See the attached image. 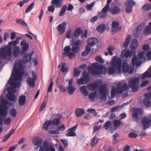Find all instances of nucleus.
Wrapping results in <instances>:
<instances>
[{
    "instance_id": "31",
    "label": "nucleus",
    "mask_w": 151,
    "mask_h": 151,
    "mask_svg": "<svg viewBox=\"0 0 151 151\" xmlns=\"http://www.w3.org/2000/svg\"><path fill=\"white\" fill-rule=\"evenodd\" d=\"M31 55L30 53H27L22 58L23 63H26L29 62L31 60Z\"/></svg>"
},
{
    "instance_id": "34",
    "label": "nucleus",
    "mask_w": 151,
    "mask_h": 151,
    "mask_svg": "<svg viewBox=\"0 0 151 151\" xmlns=\"http://www.w3.org/2000/svg\"><path fill=\"white\" fill-rule=\"evenodd\" d=\"M26 100L25 96L24 95L20 96L19 99V104L20 106H23L25 104Z\"/></svg>"
},
{
    "instance_id": "20",
    "label": "nucleus",
    "mask_w": 151,
    "mask_h": 151,
    "mask_svg": "<svg viewBox=\"0 0 151 151\" xmlns=\"http://www.w3.org/2000/svg\"><path fill=\"white\" fill-rule=\"evenodd\" d=\"M15 80L17 81L15 78H12L11 79H9L8 81V83L12 87L15 88L19 87L20 86L21 84L19 82H16Z\"/></svg>"
},
{
    "instance_id": "12",
    "label": "nucleus",
    "mask_w": 151,
    "mask_h": 151,
    "mask_svg": "<svg viewBox=\"0 0 151 151\" xmlns=\"http://www.w3.org/2000/svg\"><path fill=\"white\" fill-rule=\"evenodd\" d=\"M19 67H17L16 65H14L13 70V73L12 74V76L17 81H21L22 79V76L21 75L20 69Z\"/></svg>"
},
{
    "instance_id": "10",
    "label": "nucleus",
    "mask_w": 151,
    "mask_h": 151,
    "mask_svg": "<svg viewBox=\"0 0 151 151\" xmlns=\"http://www.w3.org/2000/svg\"><path fill=\"white\" fill-rule=\"evenodd\" d=\"M82 76L76 81L78 85H83L87 83L89 81V75L86 71L82 73Z\"/></svg>"
},
{
    "instance_id": "45",
    "label": "nucleus",
    "mask_w": 151,
    "mask_h": 151,
    "mask_svg": "<svg viewBox=\"0 0 151 151\" xmlns=\"http://www.w3.org/2000/svg\"><path fill=\"white\" fill-rule=\"evenodd\" d=\"M67 6L66 5H64L61 8L60 12L59 13V15L60 16H62L65 12Z\"/></svg>"
},
{
    "instance_id": "8",
    "label": "nucleus",
    "mask_w": 151,
    "mask_h": 151,
    "mask_svg": "<svg viewBox=\"0 0 151 151\" xmlns=\"http://www.w3.org/2000/svg\"><path fill=\"white\" fill-rule=\"evenodd\" d=\"M1 103L3 105L0 108V114L3 117H5L7 114L8 107L7 105L8 102L6 100L4 99L1 100Z\"/></svg>"
},
{
    "instance_id": "52",
    "label": "nucleus",
    "mask_w": 151,
    "mask_h": 151,
    "mask_svg": "<svg viewBox=\"0 0 151 151\" xmlns=\"http://www.w3.org/2000/svg\"><path fill=\"white\" fill-rule=\"evenodd\" d=\"M66 63H61L60 70L62 72H64L68 70L67 68L65 67Z\"/></svg>"
},
{
    "instance_id": "32",
    "label": "nucleus",
    "mask_w": 151,
    "mask_h": 151,
    "mask_svg": "<svg viewBox=\"0 0 151 151\" xmlns=\"http://www.w3.org/2000/svg\"><path fill=\"white\" fill-rule=\"evenodd\" d=\"M20 52V49L19 47L14 46L13 49V54L14 57H18Z\"/></svg>"
},
{
    "instance_id": "64",
    "label": "nucleus",
    "mask_w": 151,
    "mask_h": 151,
    "mask_svg": "<svg viewBox=\"0 0 151 151\" xmlns=\"http://www.w3.org/2000/svg\"><path fill=\"white\" fill-rule=\"evenodd\" d=\"M96 61L101 63H103L104 62V60L101 57L97 56L96 57Z\"/></svg>"
},
{
    "instance_id": "27",
    "label": "nucleus",
    "mask_w": 151,
    "mask_h": 151,
    "mask_svg": "<svg viewBox=\"0 0 151 151\" xmlns=\"http://www.w3.org/2000/svg\"><path fill=\"white\" fill-rule=\"evenodd\" d=\"M36 80L31 77H28L27 78L26 82L27 84L30 87H35V81Z\"/></svg>"
},
{
    "instance_id": "30",
    "label": "nucleus",
    "mask_w": 151,
    "mask_h": 151,
    "mask_svg": "<svg viewBox=\"0 0 151 151\" xmlns=\"http://www.w3.org/2000/svg\"><path fill=\"white\" fill-rule=\"evenodd\" d=\"M7 99L9 101L13 102L16 101V96L15 95L11 92H9L6 95Z\"/></svg>"
},
{
    "instance_id": "3",
    "label": "nucleus",
    "mask_w": 151,
    "mask_h": 151,
    "mask_svg": "<svg viewBox=\"0 0 151 151\" xmlns=\"http://www.w3.org/2000/svg\"><path fill=\"white\" fill-rule=\"evenodd\" d=\"M128 87L125 83L122 84L120 83L117 84L116 89L114 87L111 91V97L113 98L116 94V92L119 94H122L124 91L128 90Z\"/></svg>"
},
{
    "instance_id": "49",
    "label": "nucleus",
    "mask_w": 151,
    "mask_h": 151,
    "mask_svg": "<svg viewBox=\"0 0 151 151\" xmlns=\"http://www.w3.org/2000/svg\"><path fill=\"white\" fill-rule=\"evenodd\" d=\"M115 68L113 67H109L108 68L107 72L108 73L110 74H113L115 73Z\"/></svg>"
},
{
    "instance_id": "46",
    "label": "nucleus",
    "mask_w": 151,
    "mask_h": 151,
    "mask_svg": "<svg viewBox=\"0 0 151 151\" xmlns=\"http://www.w3.org/2000/svg\"><path fill=\"white\" fill-rule=\"evenodd\" d=\"M97 94V93L96 91H94L93 93H90L89 95V99H90L92 101H93Z\"/></svg>"
},
{
    "instance_id": "60",
    "label": "nucleus",
    "mask_w": 151,
    "mask_h": 151,
    "mask_svg": "<svg viewBox=\"0 0 151 151\" xmlns=\"http://www.w3.org/2000/svg\"><path fill=\"white\" fill-rule=\"evenodd\" d=\"M81 38L86 37H87V31L86 29L81 30Z\"/></svg>"
},
{
    "instance_id": "42",
    "label": "nucleus",
    "mask_w": 151,
    "mask_h": 151,
    "mask_svg": "<svg viewBox=\"0 0 151 151\" xmlns=\"http://www.w3.org/2000/svg\"><path fill=\"white\" fill-rule=\"evenodd\" d=\"M142 9L143 11L151 10V4H145L142 7Z\"/></svg>"
},
{
    "instance_id": "55",
    "label": "nucleus",
    "mask_w": 151,
    "mask_h": 151,
    "mask_svg": "<svg viewBox=\"0 0 151 151\" xmlns=\"http://www.w3.org/2000/svg\"><path fill=\"white\" fill-rule=\"evenodd\" d=\"M60 122V119L58 118H56L53 119L52 121V123L55 126H57L59 124Z\"/></svg>"
},
{
    "instance_id": "19",
    "label": "nucleus",
    "mask_w": 151,
    "mask_h": 151,
    "mask_svg": "<svg viewBox=\"0 0 151 151\" xmlns=\"http://www.w3.org/2000/svg\"><path fill=\"white\" fill-rule=\"evenodd\" d=\"M145 98L143 99V103L145 106L146 107H149L151 106L150 102V98L151 95L147 94L145 95Z\"/></svg>"
},
{
    "instance_id": "36",
    "label": "nucleus",
    "mask_w": 151,
    "mask_h": 151,
    "mask_svg": "<svg viewBox=\"0 0 151 151\" xmlns=\"http://www.w3.org/2000/svg\"><path fill=\"white\" fill-rule=\"evenodd\" d=\"M144 33L146 35L151 34V22L149 23V25L145 28Z\"/></svg>"
},
{
    "instance_id": "44",
    "label": "nucleus",
    "mask_w": 151,
    "mask_h": 151,
    "mask_svg": "<svg viewBox=\"0 0 151 151\" xmlns=\"http://www.w3.org/2000/svg\"><path fill=\"white\" fill-rule=\"evenodd\" d=\"M52 124L51 120H47L46 121L43 125V127L45 129H47L49 126Z\"/></svg>"
},
{
    "instance_id": "5",
    "label": "nucleus",
    "mask_w": 151,
    "mask_h": 151,
    "mask_svg": "<svg viewBox=\"0 0 151 151\" xmlns=\"http://www.w3.org/2000/svg\"><path fill=\"white\" fill-rule=\"evenodd\" d=\"M12 55V48L9 45H6L0 49V56L4 59Z\"/></svg>"
},
{
    "instance_id": "1",
    "label": "nucleus",
    "mask_w": 151,
    "mask_h": 151,
    "mask_svg": "<svg viewBox=\"0 0 151 151\" xmlns=\"http://www.w3.org/2000/svg\"><path fill=\"white\" fill-rule=\"evenodd\" d=\"M42 139L39 137L34 138L32 139V142L37 146L35 149L37 151H55V149L54 146L51 145H49V142L47 140H44L42 145Z\"/></svg>"
},
{
    "instance_id": "43",
    "label": "nucleus",
    "mask_w": 151,
    "mask_h": 151,
    "mask_svg": "<svg viewBox=\"0 0 151 151\" xmlns=\"http://www.w3.org/2000/svg\"><path fill=\"white\" fill-rule=\"evenodd\" d=\"M99 140V139L96 137H94L91 140V142L90 144V145L91 147H93L96 145Z\"/></svg>"
},
{
    "instance_id": "7",
    "label": "nucleus",
    "mask_w": 151,
    "mask_h": 151,
    "mask_svg": "<svg viewBox=\"0 0 151 151\" xmlns=\"http://www.w3.org/2000/svg\"><path fill=\"white\" fill-rule=\"evenodd\" d=\"M139 79L138 78H131L129 82V86L132 88V92H136L138 89V84Z\"/></svg>"
},
{
    "instance_id": "11",
    "label": "nucleus",
    "mask_w": 151,
    "mask_h": 151,
    "mask_svg": "<svg viewBox=\"0 0 151 151\" xmlns=\"http://www.w3.org/2000/svg\"><path fill=\"white\" fill-rule=\"evenodd\" d=\"M122 68V72L124 73L128 72L129 74H131L134 72V68L129 65L126 61H123Z\"/></svg>"
},
{
    "instance_id": "9",
    "label": "nucleus",
    "mask_w": 151,
    "mask_h": 151,
    "mask_svg": "<svg viewBox=\"0 0 151 151\" xmlns=\"http://www.w3.org/2000/svg\"><path fill=\"white\" fill-rule=\"evenodd\" d=\"M107 86L105 84H103L99 87V93L101 96L100 97V100L105 101L106 100L107 98Z\"/></svg>"
},
{
    "instance_id": "2",
    "label": "nucleus",
    "mask_w": 151,
    "mask_h": 151,
    "mask_svg": "<svg viewBox=\"0 0 151 151\" xmlns=\"http://www.w3.org/2000/svg\"><path fill=\"white\" fill-rule=\"evenodd\" d=\"M131 38V35L129 34L128 35L127 37L125 39L124 43L123 45V46L122 47V49H123V47L124 48V49L122 51L121 55L122 57H125L126 58H127L131 55L132 52L134 53V51H132L131 52L129 50H127L125 53V52L127 50L128 46L130 42Z\"/></svg>"
},
{
    "instance_id": "61",
    "label": "nucleus",
    "mask_w": 151,
    "mask_h": 151,
    "mask_svg": "<svg viewBox=\"0 0 151 151\" xmlns=\"http://www.w3.org/2000/svg\"><path fill=\"white\" fill-rule=\"evenodd\" d=\"M79 47H75L74 46H73V47L71 48L72 51H73L76 53H77L79 52Z\"/></svg>"
},
{
    "instance_id": "63",
    "label": "nucleus",
    "mask_w": 151,
    "mask_h": 151,
    "mask_svg": "<svg viewBox=\"0 0 151 151\" xmlns=\"http://www.w3.org/2000/svg\"><path fill=\"white\" fill-rule=\"evenodd\" d=\"M110 8L109 6L106 5L102 9L101 12H102L107 13L109 11Z\"/></svg>"
},
{
    "instance_id": "41",
    "label": "nucleus",
    "mask_w": 151,
    "mask_h": 151,
    "mask_svg": "<svg viewBox=\"0 0 151 151\" xmlns=\"http://www.w3.org/2000/svg\"><path fill=\"white\" fill-rule=\"evenodd\" d=\"M81 29L80 27L77 28L76 29L73 33V35L75 37L79 36L81 34Z\"/></svg>"
},
{
    "instance_id": "56",
    "label": "nucleus",
    "mask_w": 151,
    "mask_h": 151,
    "mask_svg": "<svg viewBox=\"0 0 151 151\" xmlns=\"http://www.w3.org/2000/svg\"><path fill=\"white\" fill-rule=\"evenodd\" d=\"M81 71L77 69V68L75 67L74 69V75L75 77H78L80 74Z\"/></svg>"
},
{
    "instance_id": "17",
    "label": "nucleus",
    "mask_w": 151,
    "mask_h": 151,
    "mask_svg": "<svg viewBox=\"0 0 151 151\" xmlns=\"http://www.w3.org/2000/svg\"><path fill=\"white\" fill-rule=\"evenodd\" d=\"M66 24V22L64 21L62 23L59 24L57 26L56 28L60 34L62 35L65 32Z\"/></svg>"
},
{
    "instance_id": "23",
    "label": "nucleus",
    "mask_w": 151,
    "mask_h": 151,
    "mask_svg": "<svg viewBox=\"0 0 151 151\" xmlns=\"http://www.w3.org/2000/svg\"><path fill=\"white\" fill-rule=\"evenodd\" d=\"M93 66L94 68L97 69L101 72H102L103 74H106L107 71L106 68L103 66L102 65H97L95 64H94L93 65Z\"/></svg>"
},
{
    "instance_id": "57",
    "label": "nucleus",
    "mask_w": 151,
    "mask_h": 151,
    "mask_svg": "<svg viewBox=\"0 0 151 151\" xmlns=\"http://www.w3.org/2000/svg\"><path fill=\"white\" fill-rule=\"evenodd\" d=\"M11 119L10 117H8L5 118L4 119V124L6 125L9 124L11 122Z\"/></svg>"
},
{
    "instance_id": "26",
    "label": "nucleus",
    "mask_w": 151,
    "mask_h": 151,
    "mask_svg": "<svg viewBox=\"0 0 151 151\" xmlns=\"http://www.w3.org/2000/svg\"><path fill=\"white\" fill-rule=\"evenodd\" d=\"M119 23L118 22L116 21L113 22L112 23V27L113 28H115V29H113L112 31L113 32H115L120 30L121 28V27H119Z\"/></svg>"
},
{
    "instance_id": "14",
    "label": "nucleus",
    "mask_w": 151,
    "mask_h": 151,
    "mask_svg": "<svg viewBox=\"0 0 151 151\" xmlns=\"http://www.w3.org/2000/svg\"><path fill=\"white\" fill-rule=\"evenodd\" d=\"M149 118L150 119L145 117L142 119V123L144 130H145L151 125V115Z\"/></svg>"
},
{
    "instance_id": "39",
    "label": "nucleus",
    "mask_w": 151,
    "mask_h": 151,
    "mask_svg": "<svg viewBox=\"0 0 151 151\" xmlns=\"http://www.w3.org/2000/svg\"><path fill=\"white\" fill-rule=\"evenodd\" d=\"M80 90L82 94H84L85 96L88 95V91L86 90V87L85 86H83L80 88Z\"/></svg>"
},
{
    "instance_id": "25",
    "label": "nucleus",
    "mask_w": 151,
    "mask_h": 151,
    "mask_svg": "<svg viewBox=\"0 0 151 151\" xmlns=\"http://www.w3.org/2000/svg\"><path fill=\"white\" fill-rule=\"evenodd\" d=\"M147 78H151V69L150 67L140 77L141 79H145Z\"/></svg>"
},
{
    "instance_id": "40",
    "label": "nucleus",
    "mask_w": 151,
    "mask_h": 151,
    "mask_svg": "<svg viewBox=\"0 0 151 151\" xmlns=\"http://www.w3.org/2000/svg\"><path fill=\"white\" fill-rule=\"evenodd\" d=\"M9 113L10 116L11 117H15L17 114V111L15 108H12L9 111Z\"/></svg>"
},
{
    "instance_id": "21",
    "label": "nucleus",
    "mask_w": 151,
    "mask_h": 151,
    "mask_svg": "<svg viewBox=\"0 0 151 151\" xmlns=\"http://www.w3.org/2000/svg\"><path fill=\"white\" fill-rule=\"evenodd\" d=\"M138 45V42L137 40L136 39H132L131 41L130 48L132 51L134 52V54L135 55L136 53L135 50L137 47Z\"/></svg>"
},
{
    "instance_id": "6",
    "label": "nucleus",
    "mask_w": 151,
    "mask_h": 151,
    "mask_svg": "<svg viewBox=\"0 0 151 151\" xmlns=\"http://www.w3.org/2000/svg\"><path fill=\"white\" fill-rule=\"evenodd\" d=\"M122 63V60L120 58H117L116 56H114L110 63L111 66L116 68L119 71L118 73H121Z\"/></svg>"
},
{
    "instance_id": "62",
    "label": "nucleus",
    "mask_w": 151,
    "mask_h": 151,
    "mask_svg": "<svg viewBox=\"0 0 151 151\" xmlns=\"http://www.w3.org/2000/svg\"><path fill=\"white\" fill-rule=\"evenodd\" d=\"M14 65H16V66L19 67L21 69H23V66L22 65V61L21 60H19L17 61V63L15 64Z\"/></svg>"
},
{
    "instance_id": "29",
    "label": "nucleus",
    "mask_w": 151,
    "mask_h": 151,
    "mask_svg": "<svg viewBox=\"0 0 151 151\" xmlns=\"http://www.w3.org/2000/svg\"><path fill=\"white\" fill-rule=\"evenodd\" d=\"M120 10V9L119 7L116 6L114 7L112 9H110L109 12L111 14L114 15L119 13Z\"/></svg>"
},
{
    "instance_id": "16",
    "label": "nucleus",
    "mask_w": 151,
    "mask_h": 151,
    "mask_svg": "<svg viewBox=\"0 0 151 151\" xmlns=\"http://www.w3.org/2000/svg\"><path fill=\"white\" fill-rule=\"evenodd\" d=\"M71 49L70 46H65L63 50V55L65 56H68L69 58H72L73 57L76 56L75 54L72 52H70Z\"/></svg>"
},
{
    "instance_id": "4",
    "label": "nucleus",
    "mask_w": 151,
    "mask_h": 151,
    "mask_svg": "<svg viewBox=\"0 0 151 151\" xmlns=\"http://www.w3.org/2000/svg\"><path fill=\"white\" fill-rule=\"evenodd\" d=\"M97 41L98 40L96 38L92 37L88 39L87 40L88 45L85 47V50L81 53L82 56L87 55L91 51V47L95 45Z\"/></svg>"
},
{
    "instance_id": "47",
    "label": "nucleus",
    "mask_w": 151,
    "mask_h": 151,
    "mask_svg": "<svg viewBox=\"0 0 151 151\" xmlns=\"http://www.w3.org/2000/svg\"><path fill=\"white\" fill-rule=\"evenodd\" d=\"M88 72L93 75L95 76L96 70L93 67L91 66H88Z\"/></svg>"
},
{
    "instance_id": "18",
    "label": "nucleus",
    "mask_w": 151,
    "mask_h": 151,
    "mask_svg": "<svg viewBox=\"0 0 151 151\" xmlns=\"http://www.w3.org/2000/svg\"><path fill=\"white\" fill-rule=\"evenodd\" d=\"M78 124H76L72 127L70 128L67 131V133L65 135L67 137H74L76 136L75 131L77 127Z\"/></svg>"
},
{
    "instance_id": "51",
    "label": "nucleus",
    "mask_w": 151,
    "mask_h": 151,
    "mask_svg": "<svg viewBox=\"0 0 151 151\" xmlns=\"http://www.w3.org/2000/svg\"><path fill=\"white\" fill-rule=\"evenodd\" d=\"M34 5V2L32 3L27 8L25 13H27L30 12L33 8Z\"/></svg>"
},
{
    "instance_id": "53",
    "label": "nucleus",
    "mask_w": 151,
    "mask_h": 151,
    "mask_svg": "<svg viewBox=\"0 0 151 151\" xmlns=\"http://www.w3.org/2000/svg\"><path fill=\"white\" fill-rule=\"evenodd\" d=\"M16 22L17 23L20 24L23 26H27V24L25 21L21 19H18L16 20Z\"/></svg>"
},
{
    "instance_id": "13",
    "label": "nucleus",
    "mask_w": 151,
    "mask_h": 151,
    "mask_svg": "<svg viewBox=\"0 0 151 151\" xmlns=\"http://www.w3.org/2000/svg\"><path fill=\"white\" fill-rule=\"evenodd\" d=\"M132 110L133 113V119L137 122L139 119V116H140L142 114V110L139 108H132Z\"/></svg>"
},
{
    "instance_id": "50",
    "label": "nucleus",
    "mask_w": 151,
    "mask_h": 151,
    "mask_svg": "<svg viewBox=\"0 0 151 151\" xmlns=\"http://www.w3.org/2000/svg\"><path fill=\"white\" fill-rule=\"evenodd\" d=\"M145 24L144 23H142L140 24L136 28V31L138 32L139 31H141L145 28Z\"/></svg>"
},
{
    "instance_id": "24",
    "label": "nucleus",
    "mask_w": 151,
    "mask_h": 151,
    "mask_svg": "<svg viewBox=\"0 0 151 151\" xmlns=\"http://www.w3.org/2000/svg\"><path fill=\"white\" fill-rule=\"evenodd\" d=\"M88 88L91 91H94L97 89L98 87V85L96 83H89L87 86Z\"/></svg>"
},
{
    "instance_id": "54",
    "label": "nucleus",
    "mask_w": 151,
    "mask_h": 151,
    "mask_svg": "<svg viewBox=\"0 0 151 151\" xmlns=\"http://www.w3.org/2000/svg\"><path fill=\"white\" fill-rule=\"evenodd\" d=\"M145 53L144 51H141L139 52L138 54L139 58V60L142 59L143 60H145Z\"/></svg>"
},
{
    "instance_id": "28",
    "label": "nucleus",
    "mask_w": 151,
    "mask_h": 151,
    "mask_svg": "<svg viewBox=\"0 0 151 151\" xmlns=\"http://www.w3.org/2000/svg\"><path fill=\"white\" fill-rule=\"evenodd\" d=\"M131 62L133 65L137 66H140L142 63L141 61L138 60L137 57L136 56H134L132 58Z\"/></svg>"
},
{
    "instance_id": "22",
    "label": "nucleus",
    "mask_w": 151,
    "mask_h": 151,
    "mask_svg": "<svg viewBox=\"0 0 151 151\" xmlns=\"http://www.w3.org/2000/svg\"><path fill=\"white\" fill-rule=\"evenodd\" d=\"M63 0H52L51 4L54 5L56 8H59L62 5V2Z\"/></svg>"
},
{
    "instance_id": "37",
    "label": "nucleus",
    "mask_w": 151,
    "mask_h": 151,
    "mask_svg": "<svg viewBox=\"0 0 151 151\" xmlns=\"http://www.w3.org/2000/svg\"><path fill=\"white\" fill-rule=\"evenodd\" d=\"M67 92L69 94L72 95L75 90V88L73 86H68L67 87Z\"/></svg>"
},
{
    "instance_id": "35",
    "label": "nucleus",
    "mask_w": 151,
    "mask_h": 151,
    "mask_svg": "<svg viewBox=\"0 0 151 151\" xmlns=\"http://www.w3.org/2000/svg\"><path fill=\"white\" fill-rule=\"evenodd\" d=\"M106 28V27L104 24H101L98 26L96 28V30L99 32L102 33L105 31Z\"/></svg>"
},
{
    "instance_id": "15",
    "label": "nucleus",
    "mask_w": 151,
    "mask_h": 151,
    "mask_svg": "<svg viewBox=\"0 0 151 151\" xmlns=\"http://www.w3.org/2000/svg\"><path fill=\"white\" fill-rule=\"evenodd\" d=\"M21 46H22L21 48L22 51L21 52V55H23L29 49V43L27 42L26 40L23 39L20 42Z\"/></svg>"
},
{
    "instance_id": "38",
    "label": "nucleus",
    "mask_w": 151,
    "mask_h": 151,
    "mask_svg": "<svg viewBox=\"0 0 151 151\" xmlns=\"http://www.w3.org/2000/svg\"><path fill=\"white\" fill-rule=\"evenodd\" d=\"M125 4L126 6L132 7L133 6L136 5V3L133 0H127Z\"/></svg>"
},
{
    "instance_id": "59",
    "label": "nucleus",
    "mask_w": 151,
    "mask_h": 151,
    "mask_svg": "<svg viewBox=\"0 0 151 151\" xmlns=\"http://www.w3.org/2000/svg\"><path fill=\"white\" fill-rule=\"evenodd\" d=\"M115 49V47L114 46H110L108 47V53L111 55H112L113 53L112 51H114Z\"/></svg>"
},
{
    "instance_id": "33",
    "label": "nucleus",
    "mask_w": 151,
    "mask_h": 151,
    "mask_svg": "<svg viewBox=\"0 0 151 151\" xmlns=\"http://www.w3.org/2000/svg\"><path fill=\"white\" fill-rule=\"evenodd\" d=\"M75 114L78 117L80 116L85 113V111L83 109H76L75 111Z\"/></svg>"
},
{
    "instance_id": "58",
    "label": "nucleus",
    "mask_w": 151,
    "mask_h": 151,
    "mask_svg": "<svg viewBox=\"0 0 151 151\" xmlns=\"http://www.w3.org/2000/svg\"><path fill=\"white\" fill-rule=\"evenodd\" d=\"M122 124V123L121 121L118 120H115L114 122V126L116 127H119Z\"/></svg>"
},
{
    "instance_id": "48",
    "label": "nucleus",
    "mask_w": 151,
    "mask_h": 151,
    "mask_svg": "<svg viewBox=\"0 0 151 151\" xmlns=\"http://www.w3.org/2000/svg\"><path fill=\"white\" fill-rule=\"evenodd\" d=\"M99 14L97 15L99 18L100 19H104L106 18L107 15V13L102 12L99 13Z\"/></svg>"
}]
</instances>
